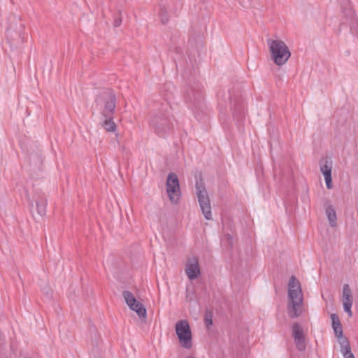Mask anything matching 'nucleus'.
<instances>
[{"instance_id":"4","label":"nucleus","mask_w":358,"mask_h":358,"mask_svg":"<svg viewBox=\"0 0 358 358\" xmlns=\"http://www.w3.org/2000/svg\"><path fill=\"white\" fill-rule=\"evenodd\" d=\"M195 187L196 194L202 213L207 220H210L212 219V213L208 193L202 181L196 182Z\"/></svg>"},{"instance_id":"22","label":"nucleus","mask_w":358,"mask_h":358,"mask_svg":"<svg viewBox=\"0 0 358 358\" xmlns=\"http://www.w3.org/2000/svg\"><path fill=\"white\" fill-rule=\"evenodd\" d=\"M268 45H285V43L280 41V40H273V39H268Z\"/></svg>"},{"instance_id":"17","label":"nucleus","mask_w":358,"mask_h":358,"mask_svg":"<svg viewBox=\"0 0 358 358\" xmlns=\"http://www.w3.org/2000/svg\"><path fill=\"white\" fill-rule=\"evenodd\" d=\"M344 302L353 303L351 289L348 284H345L343 288V303Z\"/></svg>"},{"instance_id":"9","label":"nucleus","mask_w":358,"mask_h":358,"mask_svg":"<svg viewBox=\"0 0 358 358\" xmlns=\"http://www.w3.org/2000/svg\"><path fill=\"white\" fill-rule=\"evenodd\" d=\"M185 273L188 278L191 280L197 278L200 275L201 271L197 257H192L187 259Z\"/></svg>"},{"instance_id":"25","label":"nucleus","mask_w":358,"mask_h":358,"mask_svg":"<svg viewBox=\"0 0 358 358\" xmlns=\"http://www.w3.org/2000/svg\"><path fill=\"white\" fill-rule=\"evenodd\" d=\"M227 239L229 241V243L231 244V240H232V237L230 235L228 234V235H227Z\"/></svg>"},{"instance_id":"24","label":"nucleus","mask_w":358,"mask_h":358,"mask_svg":"<svg viewBox=\"0 0 358 358\" xmlns=\"http://www.w3.org/2000/svg\"><path fill=\"white\" fill-rule=\"evenodd\" d=\"M122 23V20L120 18H116L114 20V26L119 27Z\"/></svg>"},{"instance_id":"15","label":"nucleus","mask_w":358,"mask_h":358,"mask_svg":"<svg viewBox=\"0 0 358 358\" xmlns=\"http://www.w3.org/2000/svg\"><path fill=\"white\" fill-rule=\"evenodd\" d=\"M326 215L327 216L330 226L331 227H336L337 225V216L336 211L332 206H328L327 208Z\"/></svg>"},{"instance_id":"19","label":"nucleus","mask_w":358,"mask_h":358,"mask_svg":"<svg viewBox=\"0 0 358 358\" xmlns=\"http://www.w3.org/2000/svg\"><path fill=\"white\" fill-rule=\"evenodd\" d=\"M46 206H47L46 201H41L40 202H36L37 211H38V213L41 216H43L45 214Z\"/></svg>"},{"instance_id":"7","label":"nucleus","mask_w":358,"mask_h":358,"mask_svg":"<svg viewBox=\"0 0 358 358\" xmlns=\"http://www.w3.org/2000/svg\"><path fill=\"white\" fill-rule=\"evenodd\" d=\"M271 59L277 66L285 64L291 56L287 46H270Z\"/></svg>"},{"instance_id":"26","label":"nucleus","mask_w":358,"mask_h":358,"mask_svg":"<svg viewBox=\"0 0 358 358\" xmlns=\"http://www.w3.org/2000/svg\"><path fill=\"white\" fill-rule=\"evenodd\" d=\"M187 358H194V357H187Z\"/></svg>"},{"instance_id":"6","label":"nucleus","mask_w":358,"mask_h":358,"mask_svg":"<svg viewBox=\"0 0 358 358\" xmlns=\"http://www.w3.org/2000/svg\"><path fill=\"white\" fill-rule=\"evenodd\" d=\"M166 192L170 201L173 203H177L181 195L179 180L174 173H169L166 182Z\"/></svg>"},{"instance_id":"21","label":"nucleus","mask_w":358,"mask_h":358,"mask_svg":"<svg viewBox=\"0 0 358 358\" xmlns=\"http://www.w3.org/2000/svg\"><path fill=\"white\" fill-rule=\"evenodd\" d=\"M352 303H353L352 302H351V303L344 302L343 303V309H344L345 312H346L348 313L349 317H351L352 315V313L351 310Z\"/></svg>"},{"instance_id":"3","label":"nucleus","mask_w":358,"mask_h":358,"mask_svg":"<svg viewBox=\"0 0 358 358\" xmlns=\"http://www.w3.org/2000/svg\"><path fill=\"white\" fill-rule=\"evenodd\" d=\"M150 125L159 136L164 137L173 127L172 116L168 111L155 113L150 118Z\"/></svg>"},{"instance_id":"10","label":"nucleus","mask_w":358,"mask_h":358,"mask_svg":"<svg viewBox=\"0 0 358 358\" xmlns=\"http://www.w3.org/2000/svg\"><path fill=\"white\" fill-rule=\"evenodd\" d=\"M292 336L297 349L303 351L306 349L305 339L301 326L294 323L292 326Z\"/></svg>"},{"instance_id":"14","label":"nucleus","mask_w":358,"mask_h":358,"mask_svg":"<svg viewBox=\"0 0 358 358\" xmlns=\"http://www.w3.org/2000/svg\"><path fill=\"white\" fill-rule=\"evenodd\" d=\"M234 118H241L245 114V106L242 100L238 99L234 101L233 106Z\"/></svg>"},{"instance_id":"13","label":"nucleus","mask_w":358,"mask_h":358,"mask_svg":"<svg viewBox=\"0 0 358 358\" xmlns=\"http://www.w3.org/2000/svg\"><path fill=\"white\" fill-rule=\"evenodd\" d=\"M341 352L344 358H355L351 351V347L348 339H343L340 342Z\"/></svg>"},{"instance_id":"8","label":"nucleus","mask_w":358,"mask_h":358,"mask_svg":"<svg viewBox=\"0 0 358 358\" xmlns=\"http://www.w3.org/2000/svg\"><path fill=\"white\" fill-rule=\"evenodd\" d=\"M201 92L198 87H188L185 90V99L189 107H196L201 103Z\"/></svg>"},{"instance_id":"18","label":"nucleus","mask_w":358,"mask_h":358,"mask_svg":"<svg viewBox=\"0 0 358 358\" xmlns=\"http://www.w3.org/2000/svg\"><path fill=\"white\" fill-rule=\"evenodd\" d=\"M122 296L129 307H131V306H134V303L138 301L134 295L129 291H124Z\"/></svg>"},{"instance_id":"20","label":"nucleus","mask_w":358,"mask_h":358,"mask_svg":"<svg viewBox=\"0 0 358 358\" xmlns=\"http://www.w3.org/2000/svg\"><path fill=\"white\" fill-rule=\"evenodd\" d=\"M161 21L163 24H166L169 20L167 10L165 6H161L159 13Z\"/></svg>"},{"instance_id":"2","label":"nucleus","mask_w":358,"mask_h":358,"mask_svg":"<svg viewBox=\"0 0 358 358\" xmlns=\"http://www.w3.org/2000/svg\"><path fill=\"white\" fill-rule=\"evenodd\" d=\"M289 303L287 310L292 318L299 317L302 313L303 293L299 281L295 276H291L288 283Z\"/></svg>"},{"instance_id":"12","label":"nucleus","mask_w":358,"mask_h":358,"mask_svg":"<svg viewBox=\"0 0 358 358\" xmlns=\"http://www.w3.org/2000/svg\"><path fill=\"white\" fill-rule=\"evenodd\" d=\"M331 319L332 322V328L336 337L338 338V342L340 344L341 340L348 338L343 336V329L338 315L335 313H332L331 314Z\"/></svg>"},{"instance_id":"1","label":"nucleus","mask_w":358,"mask_h":358,"mask_svg":"<svg viewBox=\"0 0 358 358\" xmlns=\"http://www.w3.org/2000/svg\"><path fill=\"white\" fill-rule=\"evenodd\" d=\"M96 105L103 106L102 115L106 119L103 123L107 131H114L116 124L113 121V114L116 106V97L111 90H105L97 96L95 100Z\"/></svg>"},{"instance_id":"11","label":"nucleus","mask_w":358,"mask_h":358,"mask_svg":"<svg viewBox=\"0 0 358 358\" xmlns=\"http://www.w3.org/2000/svg\"><path fill=\"white\" fill-rule=\"evenodd\" d=\"M331 170H332V162L325 160L324 163L320 165V171L324 177L327 188L331 189L333 188L332 178H331Z\"/></svg>"},{"instance_id":"23","label":"nucleus","mask_w":358,"mask_h":358,"mask_svg":"<svg viewBox=\"0 0 358 358\" xmlns=\"http://www.w3.org/2000/svg\"><path fill=\"white\" fill-rule=\"evenodd\" d=\"M205 322L207 327L212 325L213 322L211 315H206L205 317Z\"/></svg>"},{"instance_id":"16","label":"nucleus","mask_w":358,"mask_h":358,"mask_svg":"<svg viewBox=\"0 0 358 358\" xmlns=\"http://www.w3.org/2000/svg\"><path fill=\"white\" fill-rule=\"evenodd\" d=\"M131 310L135 311L139 317L145 318L146 317V309L143 306V304L137 301L135 303H134V306H131V307H129Z\"/></svg>"},{"instance_id":"5","label":"nucleus","mask_w":358,"mask_h":358,"mask_svg":"<svg viewBox=\"0 0 358 358\" xmlns=\"http://www.w3.org/2000/svg\"><path fill=\"white\" fill-rule=\"evenodd\" d=\"M176 332L182 346L186 349L192 347V332L189 322L181 320L176 324Z\"/></svg>"}]
</instances>
